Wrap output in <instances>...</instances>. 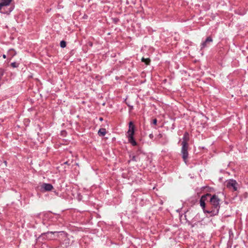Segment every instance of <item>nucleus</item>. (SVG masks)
Returning a JSON list of instances; mask_svg holds the SVG:
<instances>
[{
	"label": "nucleus",
	"instance_id": "nucleus-2",
	"mask_svg": "<svg viewBox=\"0 0 248 248\" xmlns=\"http://www.w3.org/2000/svg\"><path fill=\"white\" fill-rule=\"evenodd\" d=\"M134 134V126L132 122H130L129 124V130L127 132V137L128 138V141L132 144V145L135 146L137 145V142L134 140L133 135Z\"/></svg>",
	"mask_w": 248,
	"mask_h": 248
},
{
	"label": "nucleus",
	"instance_id": "nucleus-16",
	"mask_svg": "<svg viewBox=\"0 0 248 248\" xmlns=\"http://www.w3.org/2000/svg\"><path fill=\"white\" fill-rule=\"evenodd\" d=\"M3 75V72L2 70H0V80L1 78V77H2Z\"/></svg>",
	"mask_w": 248,
	"mask_h": 248
},
{
	"label": "nucleus",
	"instance_id": "nucleus-20",
	"mask_svg": "<svg viewBox=\"0 0 248 248\" xmlns=\"http://www.w3.org/2000/svg\"><path fill=\"white\" fill-rule=\"evenodd\" d=\"M136 158L135 156H133V160L136 161V158Z\"/></svg>",
	"mask_w": 248,
	"mask_h": 248
},
{
	"label": "nucleus",
	"instance_id": "nucleus-6",
	"mask_svg": "<svg viewBox=\"0 0 248 248\" xmlns=\"http://www.w3.org/2000/svg\"><path fill=\"white\" fill-rule=\"evenodd\" d=\"M210 196V194H206L202 196L200 200V205L203 209H204L205 207V201H206L207 197H209Z\"/></svg>",
	"mask_w": 248,
	"mask_h": 248
},
{
	"label": "nucleus",
	"instance_id": "nucleus-15",
	"mask_svg": "<svg viewBox=\"0 0 248 248\" xmlns=\"http://www.w3.org/2000/svg\"><path fill=\"white\" fill-rule=\"evenodd\" d=\"M11 66L13 67H17L18 66V64H17L16 62H12L11 63Z\"/></svg>",
	"mask_w": 248,
	"mask_h": 248
},
{
	"label": "nucleus",
	"instance_id": "nucleus-1",
	"mask_svg": "<svg viewBox=\"0 0 248 248\" xmlns=\"http://www.w3.org/2000/svg\"><path fill=\"white\" fill-rule=\"evenodd\" d=\"M12 1V0H0V12L3 14H9L13 9L11 7L8 8L7 10L6 9Z\"/></svg>",
	"mask_w": 248,
	"mask_h": 248
},
{
	"label": "nucleus",
	"instance_id": "nucleus-19",
	"mask_svg": "<svg viewBox=\"0 0 248 248\" xmlns=\"http://www.w3.org/2000/svg\"><path fill=\"white\" fill-rule=\"evenodd\" d=\"M3 58H4V59L6 58V55L3 54Z\"/></svg>",
	"mask_w": 248,
	"mask_h": 248
},
{
	"label": "nucleus",
	"instance_id": "nucleus-17",
	"mask_svg": "<svg viewBox=\"0 0 248 248\" xmlns=\"http://www.w3.org/2000/svg\"><path fill=\"white\" fill-rule=\"evenodd\" d=\"M153 123L154 124H156V123H157V120L156 119H155L153 120Z\"/></svg>",
	"mask_w": 248,
	"mask_h": 248
},
{
	"label": "nucleus",
	"instance_id": "nucleus-3",
	"mask_svg": "<svg viewBox=\"0 0 248 248\" xmlns=\"http://www.w3.org/2000/svg\"><path fill=\"white\" fill-rule=\"evenodd\" d=\"M210 202L213 206L216 209L215 214L218 213L219 208V199L215 195L211 198Z\"/></svg>",
	"mask_w": 248,
	"mask_h": 248
},
{
	"label": "nucleus",
	"instance_id": "nucleus-10",
	"mask_svg": "<svg viewBox=\"0 0 248 248\" xmlns=\"http://www.w3.org/2000/svg\"><path fill=\"white\" fill-rule=\"evenodd\" d=\"M106 133V131L105 128H101L98 131V134L99 136H104Z\"/></svg>",
	"mask_w": 248,
	"mask_h": 248
},
{
	"label": "nucleus",
	"instance_id": "nucleus-14",
	"mask_svg": "<svg viewBox=\"0 0 248 248\" xmlns=\"http://www.w3.org/2000/svg\"><path fill=\"white\" fill-rule=\"evenodd\" d=\"M60 46L61 47L64 48L66 46V42L64 41H62L60 42Z\"/></svg>",
	"mask_w": 248,
	"mask_h": 248
},
{
	"label": "nucleus",
	"instance_id": "nucleus-8",
	"mask_svg": "<svg viewBox=\"0 0 248 248\" xmlns=\"http://www.w3.org/2000/svg\"><path fill=\"white\" fill-rule=\"evenodd\" d=\"M212 41H213V40H212V38L211 37H210V36L206 38V40L202 44V45H201V46H202L201 48L202 49V48L206 47L207 46V45L209 43L212 42Z\"/></svg>",
	"mask_w": 248,
	"mask_h": 248
},
{
	"label": "nucleus",
	"instance_id": "nucleus-12",
	"mask_svg": "<svg viewBox=\"0 0 248 248\" xmlns=\"http://www.w3.org/2000/svg\"><path fill=\"white\" fill-rule=\"evenodd\" d=\"M60 233L61 234V235L62 234H64V232H47L46 233L47 235H53L55 233ZM48 237H49V236H48Z\"/></svg>",
	"mask_w": 248,
	"mask_h": 248
},
{
	"label": "nucleus",
	"instance_id": "nucleus-21",
	"mask_svg": "<svg viewBox=\"0 0 248 248\" xmlns=\"http://www.w3.org/2000/svg\"><path fill=\"white\" fill-rule=\"evenodd\" d=\"M99 119H100V121H102L103 120V118H100Z\"/></svg>",
	"mask_w": 248,
	"mask_h": 248
},
{
	"label": "nucleus",
	"instance_id": "nucleus-11",
	"mask_svg": "<svg viewBox=\"0 0 248 248\" xmlns=\"http://www.w3.org/2000/svg\"><path fill=\"white\" fill-rule=\"evenodd\" d=\"M8 56H10L11 58L13 57L14 56L16 55V52L15 51V50L12 49L9 50L8 53Z\"/></svg>",
	"mask_w": 248,
	"mask_h": 248
},
{
	"label": "nucleus",
	"instance_id": "nucleus-9",
	"mask_svg": "<svg viewBox=\"0 0 248 248\" xmlns=\"http://www.w3.org/2000/svg\"><path fill=\"white\" fill-rule=\"evenodd\" d=\"M189 137L188 133L186 132L183 138V141L182 144L188 145V141H189Z\"/></svg>",
	"mask_w": 248,
	"mask_h": 248
},
{
	"label": "nucleus",
	"instance_id": "nucleus-13",
	"mask_svg": "<svg viewBox=\"0 0 248 248\" xmlns=\"http://www.w3.org/2000/svg\"><path fill=\"white\" fill-rule=\"evenodd\" d=\"M141 61L143 62H145L147 65L149 64L150 62V60L149 58H142L141 59Z\"/></svg>",
	"mask_w": 248,
	"mask_h": 248
},
{
	"label": "nucleus",
	"instance_id": "nucleus-5",
	"mask_svg": "<svg viewBox=\"0 0 248 248\" xmlns=\"http://www.w3.org/2000/svg\"><path fill=\"white\" fill-rule=\"evenodd\" d=\"M181 153L182 154V157L185 163L186 162V160L188 158V145L182 144Z\"/></svg>",
	"mask_w": 248,
	"mask_h": 248
},
{
	"label": "nucleus",
	"instance_id": "nucleus-7",
	"mask_svg": "<svg viewBox=\"0 0 248 248\" xmlns=\"http://www.w3.org/2000/svg\"><path fill=\"white\" fill-rule=\"evenodd\" d=\"M43 191H50L53 188V186L49 184L44 183L41 186Z\"/></svg>",
	"mask_w": 248,
	"mask_h": 248
},
{
	"label": "nucleus",
	"instance_id": "nucleus-4",
	"mask_svg": "<svg viewBox=\"0 0 248 248\" xmlns=\"http://www.w3.org/2000/svg\"><path fill=\"white\" fill-rule=\"evenodd\" d=\"M226 186L232 189L233 191H236L237 189L238 184L235 180L230 179L226 181Z\"/></svg>",
	"mask_w": 248,
	"mask_h": 248
},
{
	"label": "nucleus",
	"instance_id": "nucleus-18",
	"mask_svg": "<svg viewBox=\"0 0 248 248\" xmlns=\"http://www.w3.org/2000/svg\"><path fill=\"white\" fill-rule=\"evenodd\" d=\"M153 135L152 134H151L149 135V137L151 138V139H152L153 138Z\"/></svg>",
	"mask_w": 248,
	"mask_h": 248
}]
</instances>
